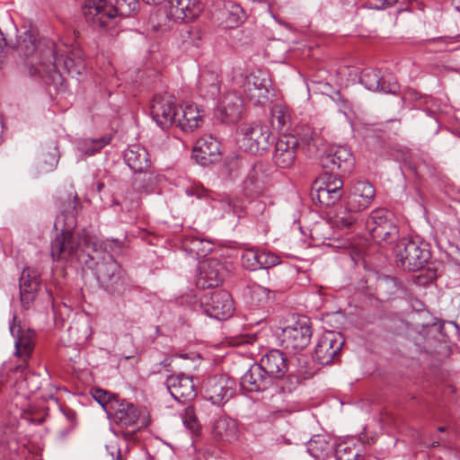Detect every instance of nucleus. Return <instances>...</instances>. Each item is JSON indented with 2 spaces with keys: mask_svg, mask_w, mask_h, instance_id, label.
Returning a JSON list of instances; mask_svg holds the SVG:
<instances>
[{
  "mask_svg": "<svg viewBox=\"0 0 460 460\" xmlns=\"http://www.w3.org/2000/svg\"><path fill=\"white\" fill-rule=\"evenodd\" d=\"M76 195L72 204V211L57 216L54 227L59 234L51 241V256L55 261H66L87 250L95 263V274L99 283L112 295H122L126 290L127 279L119 263L110 254L115 247H120L118 240L99 241L85 230L74 233L76 221L74 210L76 209Z\"/></svg>",
  "mask_w": 460,
  "mask_h": 460,
  "instance_id": "1",
  "label": "nucleus"
},
{
  "mask_svg": "<svg viewBox=\"0 0 460 460\" xmlns=\"http://www.w3.org/2000/svg\"><path fill=\"white\" fill-rule=\"evenodd\" d=\"M55 43L51 40L37 42L36 36L26 31L17 39V49L25 56L31 57L28 64L29 74L32 77L44 80L46 84H58L62 81L57 65L52 62L54 58Z\"/></svg>",
  "mask_w": 460,
  "mask_h": 460,
  "instance_id": "2",
  "label": "nucleus"
},
{
  "mask_svg": "<svg viewBox=\"0 0 460 460\" xmlns=\"http://www.w3.org/2000/svg\"><path fill=\"white\" fill-rule=\"evenodd\" d=\"M108 416L121 429H130L128 431H121L122 437L127 440L133 439L137 430L150 423L149 415L145 410H140L134 403L120 398L110 403Z\"/></svg>",
  "mask_w": 460,
  "mask_h": 460,
  "instance_id": "3",
  "label": "nucleus"
},
{
  "mask_svg": "<svg viewBox=\"0 0 460 460\" xmlns=\"http://www.w3.org/2000/svg\"><path fill=\"white\" fill-rule=\"evenodd\" d=\"M316 153L322 167L333 172L340 170L342 172H350L354 167L355 159L349 146H307Z\"/></svg>",
  "mask_w": 460,
  "mask_h": 460,
  "instance_id": "4",
  "label": "nucleus"
},
{
  "mask_svg": "<svg viewBox=\"0 0 460 460\" xmlns=\"http://www.w3.org/2000/svg\"><path fill=\"white\" fill-rule=\"evenodd\" d=\"M394 254L397 264L409 271L423 268L430 258V252L425 246L408 239L400 240L395 246Z\"/></svg>",
  "mask_w": 460,
  "mask_h": 460,
  "instance_id": "5",
  "label": "nucleus"
},
{
  "mask_svg": "<svg viewBox=\"0 0 460 460\" xmlns=\"http://www.w3.org/2000/svg\"><path fill=\"white\" fill-rule=\"evenodd\" d=\"M312 338L310 322L306 318H301L294 323L282 329L279 336L280 345L292 352L305 349Z\"/></svg>",
  "mask_w": 460,
  "mask_h": 460,
  "instance_id": "6",
  "label": "nucleus"
},
{
  "mask_svg": "<svg viewBox=\"0 0 460 460\" xmlns=\"http://www.w3.org/2000/svg\"><path fill=\"white\" fill-rule=\"evenodd\" d=\"M83 11L86 21L94 27L111 30L117 25L118 10L106 0H88Z\"/></svg>",
  "mask_w": 460,
  "mask_h": 460,
  "instance_id": "7",
  "label": "nucleus"
},
{
  "mask_svg": "<svg viewBox=\"0 0 460 460\" xmlns=\"http://www.w3.org/2000/svg\"><path fill=\"white\" fill-rule=\"evenodd\" d=\"M199 303L204 313L217 320L229 318L234 310L231 295L226 290L207 292L200 297Z\"/></svg>",
  "mask_w": 460,
  "mask_h": 460,
  "instance_id": "8",
  "label": "nucleus"
},
{
  "mask_svg": "<svg viewBox=\"0 0 460 460\" xmlns=\"http://www.w3.org/2000/svg\"><path fill=\"white\" fill-rule=\"evenodd\" d=\"M342 181L332 174L317 179L313 185L312 199L323 207H331L336 204L343 195Z\"/></svg>",
  "mask_w": 460,
  "mask_h": 460,
  "instance_id": "9",
  "label": "nucleus"
},
{
  "mask_svg": "<svg viewBox=\"0 0 460 460\" xmlns=\"http://www.w3.org/2000/svg\"><path fill=\"white\" fill-rule=\"evenodd\" d=\"M203 396L215 405H223L235 394V381L225 375L208 377L202 386Z\"/></svg>",
  "mask_w": 460,
  "mask_h": 460,
  "instance_id": "10",
  "label": "nucleus"
},
{
  "mask_svg": "<svg viewBox=\"0 0 460 460\" xmlns=\"http://www.w3.org/2000/svg\"><path fill=\"white\" fill-rule=\"evenodd\" d=\"M367 227L373 239L391 243L398 234L392 214L385 209L373 210L367 221Z\"/></svg>",
  "mask_w": 460,
  "mask_h": 460,
  "instance_id": "11",
  "label": "nucleus"
},
{
  "mask_svg": "<svg viewBox=\"0 0 460 460\" xmlns=\"http://www.w3.org/2000/svg\"><path fill=\"white\" fill-rule=\"evenodd\" d=\"M270 88V78L264 71L256 70L246 76L244 91L254 105L264 106L269 102Z\"/></svg>",
  "mask_w": 460,
  "mask_h": 460,
  "instance_id": "12",
  "label": "nucleus"
},
{
  "mask_svg": "<svg viewBox=\"0 0 460 460\" xmlns=\"http://www.w3.org/2000/svg\"><path fill=\"white\" fill-rule=\"evenodd\" d=\"M243 110V97L235 91H229L220 96L214 114L220 122L234 124L241 119Z\"/></svg>",
  "mask_w": 460,
  "mask_h": 460,
  "instance_id": "13",
  "label": "nucleus"
},
{
  "mask_svg": "<svg viewBox=\"0 0 460 460\" xmlns=\"http://www.w3.org/2000/svg\"><path fill=\"white\" fill-rule=\"evenodd\" d=\"M150 109L153 119L162 128H168L175 123L177 112L175 111L174 97L172 95L169 93L155 95Z\"/></svg>",
  "mask_w": 460,
  "mask_h": 460,
  "instance_id": "14",
  "label": "nucleus"
},
{
  "mask_svg": "<svg viewBox=\"0 0 460 460\" xmlns=\"http://www.w3.org/2000/svg\"><path fill=\"white\" fill-rule=\"evenodd\" d=\"M343 346V340L340 333L325 332L319 339L314 349V358L321 365H328L339 354Z\"/></svg>",
  "mask_w": 460,
  "mask_h": 460,
  "instance_id": "15",
  "label": "nucleus"
},
{
  "mask_svg": "<svg viewBox=\"0 0 460 460\" xmlns=\"http://www.w3.org/2000/svg\"><path fill=\"white\" fill-rule=\"evenodd\" d=\"M360 83L368 90L395 94L399 85L392 75L384 76L379 70L367 68L361 73Z\"/></svg>",
  "mask_w": 460,
  "mask_h": 460,
  "instance_id": "16",
  "label": "nucleus"
},
{
  "mask_svg": "<svg viewBox=\"0 0 460 460\" xmlns=\"http://www.w3.org/2000/svg\"><path fill=\"white\" fill-rule=\"evenodd\" d=\"M223 265L216 259L200 261L196 279L197 287L203 289L217 287L223 280Z\"/></svg>",
  "mask_w": 460,
  "mask_h": 460,
  "instance_id": "17",
  "label": "nucleus"
},
{
  "mask_svg": "<svg viewBox=\"0 0 460 460\" xmlns=\"http://www.w3.org/2000/svg\"><path fill=\"white\" fill-rule=\"evenodd\" d=\"M166 6L168 19L185 22L197 18L202 11L199 0H168Z\"/></svg>",
  "mask_w": 460,
  "mask_h": 460,
  "instance_id": "18",
  "label": "nucleus"
},
{
  "mask_svg": "<svg viewBox=\"0 0 460 460\" xmlns=\"http://www.w3.org/2000/svg\"><path fill=\"white\" fill-rule=\"evenodd\" d=\"M274 381L258 365L253 364L241 377L240 386L243 391L261 393L270 388Z\"/></svg>",
  "mask_w": 460,
  "mask_h": 460,
  "instance_id": "19",
  "label": "nucleus"
},
{
  "mask_svg": "<svg viewBox=\"0 0 460 460\" xmlns=\"http://www.w3.org/2000/svg\"><path fill=\"white\" fill-rule=\"evenodd\" d=\"M242 266L249 270L269 269L279 263V258L264 250L246 249L242 252Z\"/></svg>",
  "mask_w": 460,
  "mask_h": 460,
  "instance_id": "20",
  "label": "nucleus"
},
{
  "mask_svg": "<svg viewBox=\"0 0 460 460\" xmlns=\"http://www.w3.org/2000/svg\"><path fill=\"white\" fill-rule=\"evenodd\" d=\"M16 317L13 316L10 324V332L15 339L14 341V356L22 359L26 365L34 348V332L31 330H22L20 325H16Z\"/></svg>",
  "mask_w": 460,
  "mask_h": 460,
  "instance_id": "21",
  "label": "nucleus"
},
{
  "mask_svg": "<svg viewBox=\"0 0 460 460\" xmlns=\"http://www.w3.org/2000/svg\"><path fill=\"white\" fill-rule=\"evenodd\" d=\"M270 123L282 135L276 144H298L295 137H288L287 132L291 123L288 107L283 103H275L270 110Z\"/></svg>",
  "mask_w": 460,
  "mask_h": 460,
  "instance_id": "22",
  "label": "nucleus"
},
{
  "mask_svg": "<svg viewBox=\"0 0 460 460\" xmlns=\"http://www.w3.org/2000/svg\"><path fill=\"white\" fill-rule=\"evenodd\" d=\"M166 386L170 394L178 402L192 400L197 394L192 377L182 374L169 376Z\"/></svg>",
  "mask_w": 460,
  "mask_h": 460,
  "instance_id": "23",
  "label": "nucleus"
},
{
  "mask_svg": "<svg viewBox=\"0 0 460 460\" xmlns=\"http://www.w3.org/2000/svg\"><path fill=\"white\" fill-rule=\"evenodd\" d=\"M258 365L273 381L282 378L288 369V359L279 349L270 350L261 358Z\"/></svg>",
  "mask_w": 460,
  "mask_h": 460,
  "instance_id": "24",
  "label": "nucleus"
},
{
  "mask_svg": "<svg viewBox=\"0 0 460 460\" xmlns=\"http://www.w3.org/2000/svg\"><path fill=\"white\" fill-rule=\"evenodd\" d=\"M376 195L374 186L367 181L353 183L349 196V208L354 210H364L372 203Z\"/></svg>",
  "mask_w": 460,
  "mask_h": 460,
  "instance_id": "25",
  "label": "nucleus"
},
{
  "mask_svg": "<svg viewBox=\"0 0 460 460\" xmlns=\"http://www.w3.org/2000/svg\"><path fill=\"white\" fill-rule=\"evenodd\" d=\"M204 111L194 103H184L177 113L175 124L183 131H192L203 122Z\"/></svg>",
  "mask_w": 460,
  "mask_h": 460,
  "instance_id": "26",
  "label": "nucleus"
},
{
  "mask_svg": "<svg viewBox=\"0 0 460 460\" xmlns=\"http://www.w3.org/2000/svg\"><path fill=\"white\" fill-rule=\"evenodd\" d=\"M212 434L218 441L232 443L237 440L239 429L234 419L228 416H220L213 424Z\"/></svg>",
  "mask_w": 460,
  "mask_h": 460,
  "instance_id": "27",
  "label": "nucleus"
},
{
  "mask_svg": "<svg viewBox=\"0 0 460 460\" xmlns=\"http://www.w3.org/2000/svg\"><path fill=\"white\" fill-rule=\"evenodd\" d=\"M270 137L271 133L266 125L244 124L238 132L237 141L250 144H265L270 142Z\"/></svg>",
  "mask_w": 460,
  "mask_h": 460,
  "instance_id": "28",
  "label": "nucleus"
},
{
  "mask_svg": "<svg viewBox=\"0 0 460 460\" xmlns=\"http://www.w3.org/2000/svg\"><path fill=\"white\" fill-rule=\"evenodd\" d=\"M39 288L40 280L38 271L30 268L24 269L20 278V295L22 303L29 305L34 299Z\"/></svg>",
  "mask_w": 460,
  "mask_h": 460,
  "instance_id": "29",
  "label": "nucleus"
},
{
  "mask_svg": "<svg viewBox=\"0 0 460 460\" xmlns=\"http://www.w3.org/2000/svg\"><path fill=\"white\" fill-rule=\"evenodd\" d=\"M124 160L134 172H145L150 166L149 155L145 146H128L124 150Z\"/></svg>",
  "mask_w": 460,
  "mask_h": 460,
  "instance_id": "30",
  "label": "nucleus"
},
{
  "mask_svg": "<svg viewBox=\"0 0 460 460\" xmlns=\"http://www.w3.org/2000/svg\"><path fill=\"white\" fill-rule=\"evenodd\" d=\"M335 442L325 435H315L307 443V451L314 458L323 460L333 456Z\"/></svg>",
  "mask_w": 460,
  "mask_h": 460,
  "instance_id": "31",
  "label": "nucleus"
},
{
  "mask_svg": "<svg viewBox=\"0 0 460 460\" xmlns=\"http://www.w3.org/2000/svg\"><path fill=\"white\" fill-rule=\"evenodd\" d=\"M51 60L57 65V71H59L62 76V81L58 84H53L54 85H61L63 84L64 78L61 66L64 72H66L73 77L84 74L86 69L84 61L82 58L75 59L72 57H57L55 49L54 58Z\"/></svg>",
  "mask_w": 460,
  "mask_h": 460,
  "instance_id": "32",
  "label": "nucleus"
},
{
  "mask_svg": "<svg viewBox=\"0 0 460 460\" xmlns=\"http://www.w3.org/2000/svg\"><path fill=\"white\" fill-rule=\"evenodd\" d=\"M182 248L191 257L203 258L213 250V243L198 236H187L182 240Z\"/></svg>",
  "mask_w": 460,
  "mask_h": 460,
  "instance_id": "33",
  "label": "nucleus"
},
{
  "mask_svg": "<svg viewBox=\"0 0 460 460\" xmlns=\"http://www.w3.org/2000/svg\"><path fill=\"white\" fill-rule=\"evenodd\" d=\"M192 158L203 166L217 162L221 157L219 146H194Z\"/></svg>",
  "mask_w": 460,
  "mask_h": 460,
  "instance_id": "34",
  "label": "nucleus"
},
{
  "mask_svg": "<svg viewBox=\"0 0 460 460\" xmlns=\"http://www.w3.org/2000/svg\"><path fill=\"white\" fill-rule=\"evenodd\" d=\"M268 176L261 166H255L249 172L244 186L252 192L261 194L268 184Z\"/></svg>",
  "mask_w": 460,
  "mask_h": 460,
  "instance_id": "35",
  "label": "nucleus"
},
{
  "mask_svg": "<svg viewBox=\"0 0 460 460\" xmlns=\"http://www.w3.org/2000/svg\"><path fill=\"white\" fill-rule=\"evenodd\" d=\"M333 456L336 460H362L360 446L353 441H344L334 447Z\"/></svg>",
  "mask_w": 460,
  "mask_h": 460,
  "instance_id": "36",
  "label": "nucleus"
},
{
  "mask_svg": "<svg viewBox=\"0 0 460 460\" xmlns=\"http://www.w3.org/2000/svg\"><path fill=\"white\" fill-rule=\"evenodd\" d=\"M360 210H354L349 208L348 201L345 208H341L332 217V224L341 229H348L351 227L358 220V212Z\"/></svg>",
  "mask_w": 460,
  "mask_h": 460,
  "instance_id": "37",
  "label": "nucleus"
},
{
  "mask_svg": "<svg viewBox=\"0 0 460 460\" xmlns=\"http://www.w3.org/2000/svg\"><path fill=\"white\" fill-rule=\"evenodd\" d=\"M189 196H196L198 199L206 198L211 199L213 201H218L225 207H231V199L226 194H211L207 189H205L199 183H194L185 190Z\"/></svg>",
  "mask_w": 460,
  "mask_h": 460,
  "instance_id": "38",
  "label": "nucleus"
},
{
  "mask_svg": "<svg viewBox=\"0 0 460 460\" xmlns=\"http://www.w3.org/2000/svg\"><path fill=\"white\" fill-rule=\"evenodd\" d=\"M273 160L282 168H288L293 164L296 158V147L297 146H275Z\"/></svg>",
  "mask_w": 460,
  "mask_h": 460,
  "instance_id": "39",
  "label": "nucleus"
},
{
  "mask_svg": "<svg viewBox=\"0 0 460 460\" xmlns=\"http://www.w3.org/2000/svg\"><path fill=\"white\" fill-rule=\"evenodd\" d=\"M225 22L228 28L239 26L244 20V12L240 4L227 2L225 4Z\"/></svg>",
  "mask_w": 460,
  "mask_h": 460,
  "instance_id": "40",
  "label": "nucleus"
},
{
  "mask_svg": "<svg viewBox=\"0 0 460 460\" xmlns=\"http://www.w3.org/2000/svg\"><path fill=\"white\" fill-rule=\"evenodd\" d=\"M182 422L190 432L197 434L199 431L200 424L193 407L188 406L185 408L182 414Z\"/></svg>",
  "mask_w": 460,
  "mask_h": 460,
  "instance_id": "41",
  "label": "nucleus"
},
{
  "mask_svg": "<svg viewBox=\"0 0 460 460\" xmlns=\"http://www.w3.org/2000/svg\"><path fill=\"white\" fill-rule=\"evenodd\" d=\"M93 396L97 402L109 414V405L113 401H118L119 398L117 395L110 394L107 391L101 388L93 390Z\"/></svg>",
  "mask_w": 460,
  "mask_h": 460,
  "instance_id": "42",
  "label": "nucleus"
},
{
  "mask_svg": "<svg viewBox=\"0 0 460 460\" xmlns=\"http://www.w3.org/2000/svg\"><path fill=\"white\" fill-rule=\"evenodd\" d=\"M114 7L118 10V14L128 16L137 9L138 2L137 0H117Z\"/></svg>",
  "mask_w": 460,
  "mask_h": 460,
  "instance_id": "43",
  "label": "nucleus"
},
{
  "mask_svg": "<svg viewBox=\"0 0 460 460\" xmlns=\"http://www.w3.org/2000/svg\"><path fill=\"white\" fill-rule=\"evenodd\" d=\"M59 153L57 146H53L47 155L43 156V162L47 164L46 170H52L58 164Z\"/></svg>",
  "mask_w": 460,
  "mask_h": 460,
  "instance_id": "44",
  "label": "nucleus"
},
{
  "mask_svg": "<svg viewBox=\"0 0 460 460\" xmlns=\"http://www.w3.org/2000/svg\"><path fill=\"white\" fill-rule=\"evenodd\" d=\"M397 0H367L369 8L382 10L394 5Z\"/></svg>",
  "mask_w": 460,
  "mask_h": 460,
  "instance_id": "45",
  "label": "nucleus"
},
{
  "mask_svg": "<svg viewBox=\"0 0 460 460\" xmlns=\"http://www.w3.org/2000/svg\"><path fill=\"white\" fill-rule=\"evenodd\" d=\"M187 33L188 37L185 38V41L199 47V41L202 38L200 31L198 28H191L187 31Z\"/></svg>",
  "mask_w": 460,
  "mask_h": 460,
  "instance_id": "46",
  "label": "nucleus"
},
{
  "mask_svg": "<svg viewBox=\"0 0 460 460\" xmlns=\"http://www.w3.org/2000/svg\"><path fill=\"white\" fill-rule=\"evenodd\" d=\"M102 146H99V147H94L91 146H77L75 149V153L76 155L82 157L83 155H93L96 152H99Z\"/></svg>",
  "mask_w": 460,
  "mask_h": 460,
  "instance_id": "47",
  "label": "nucleus"
},
{
  "mask_svg": "<svg viewBox=\"0 0 460 460\" xmlns=\"http://www.w3.org/2000/svg\"><path fill=\"white\" fill-rule=\"evenodd\" d=\"M62 412L64 414V416L66 417V419L67 420V421L69 422L68 424H75V426L76 425V413L74 410L72 409H69V408H63L62 410Z\"/></svg>",
  "mask_w": 460,
  "mask_h": 460,
  "instance_id": "48",
  "label": "nucleus"
},
{
  "mask_svg": "<svg viewBox=\"0 0 460 460\" xmlns=\"http://www.w3.org/2000/svg\"><path fill=\"white\" fill-rule=\"evenodd\" d=\"M75 428V424L72 423L68 424L66 427L60 429L58 433V438L65 439Z\"/></svg>",
  "mask_w": 460,
  "mask_h": 460,
  "instance_id": "49",
  "label": "nucleus"
},
{
  "mask_svg": "<svg viewBox=\"0 0 460 460\" xmlns=\"http://www.w3.org/2000/svg\"><path fill=\"white\" fill-rule=\"evenodd\" d=\"M421 99L423 100V104L427 106V109H429L430 112L434 113L437 110L434 98L431 96H425Z\"/></svg>",
  "mask_w": 460,
  "mask_h": 460,
  "instance_id": "50",
  "label": "nucleus"
},
{
  "mask_svg": "<svg viewBox=\"0 0 460 460\" xmlns=\"http://www.w3.org/2000/svg\"><path fill=\"white\" fill-rule=\"evenodd\" d=\"M252 295L253 296L262 295L265 299H268L269 291H267L266 288L259 286V287L253 288Z\"/></svg>",
  "mask_w": 460,
  "mask_h": 460,
  "instance_id": "51",
  "label": "nucleus"
},
{
  "mask_svg": "<svg viewBox=\"0 0 460 460\" xmlns=\"http://www.w3.org/2000/svg\"><path fill=\"white\" fill-rule=\"evenodd\" d=\"M3 134H4V121H3V117L0 115V142L4 140Z\"/></svg>",
  "mask_w": 460,
  "mask_h": 460,
  "instance_id": "52",
  "label": "nucleus"
},
{
  "mask_svg": "<svg viewBox=\"0 0 460 460\" xmlns=\"http://www.w3.org/2000/svg\"><path fill=\"white\" fill-rule=\"evenodd\" d=\"M160 365L164 367H169L171 365L170 358H164L163 361L160 362Z\"/></svg>",
  "mask_w": 460,
  "mask_h": 460,
  "instance_id": "53",
  "label": "nucleus"
},
{
  "mask_svg": "<svg viewBox=\"0 0 460 460\" xmlns=\"http://www.w3.org/2000/svg\"><path fill=\"white\" fill-rule=\"evenodd\" d=\"M452 4L458 12H460V0H452Z\"/></svg>",
  "mask_w": 460,
  "mask_h": 460,
  "instance_id": "54",
  "label": "nucleus"
},
{
  "mask_svg": "<svg viewBox=\"0 0 460 460\" xmlns=\"http://www.w3.org/2000/svg\"><path fill=\"white\" fill-rule=\"evenodd\" d=\"M115 460H122V456H121L119 449H118V451H117V456H116Z\"/></svg>",
  "mask_w": 460,
  "mask_h": 460,
  "instance_id": "55",
  "label": "nucleus"
},
{
  "mask_svg": "<svg viewBox=\"0 0 460 460\" xmlns=\"http://www.w3.org/2000/svg\"><path fill=\"white\" fill-rule=\"evenodd\" d=\"M438 446H439V441H438V440H435V441H433V442L430 444V447H438Z\"/></svg>",
  "mask_w": 460,
  "mask_h": 460,
  "instance_id": "56",
  "label": "nucleus"
},
{
  "mask_svg": "<svg viewBox=\"0 0 460 460\" xmlns=\"http://www.w3.org/2000/svg\"><path fill=\"white\" fill-rule=\"evenodd\" d=\"M207 77V75H205L204 73L201 75V78H200V84H204L205 81L207 80L206 79Z\"/></svg>",
  "mask_w": 460,
  "mask_h": 460,
  "instance_id": "57",
  "label": "nucleus"
},
{
  "mask_svg": "<svg viewBox=\"0 0 460 460\" xmlns=\"http://www.w3.org/2000/svg\"><path fill=\"white\" fill-rule=\"evenodd\" d=\"M209 138H210L211 140H214V141L218 142V143H220V142L222 141L221 139H218L217 137H213V136H212V135H210V136H209Z\"/></svg>",
  "mask_w": 460,
  "mask_h": 460,
  "instance_id": "58",
  "label": "nucleus"
},
{
  "mask_svg": "<svg viewBox=\"0 0 460 460\" xmlns=\"http://www.w3.org/2000/svg\"><path fill=\"white\" fill-rule=\"evenodd\" d=\"M217 75H215L214 76V82L212 83V85L216 88L217 87Z\"/></svg>",
  "mask_w": 460,
  "mask_h": 460,
  "instance_id": "59",
  "label": "nucleus"
},
{
  "mask_svg": "<svg viewBox=\"0 0 460 460\" xmlns=\"http://www.w3.org/2000/svg\"><path fill=\"white\" fill-rule=\"evenodd\" d=\"M161 26H162V24H161V23H157V24H155V23H154V24H153V29H154V30H158Z\"/></svg>",
  "mask_w": 460,
  "mask_h": 460,
  "instance_id": "60",
  "label": "nucleus"
},
{
  "mask_svg": "<svg viewBox=\"0 0 460 460\" xmlns=\"http://www.w3.org/2000/svg\"><path fill=\"white\" fill-rule=\"evenodd\" d=\"M438 430L439 432H444V431H446V428L441 426V427H438Z\"/></svg>",
  "mask_w": 460,
  "mask_h": 460,
  "instance_id": "61",
  "label": "nucleus"
},
{
  "mask_svg": "<svg viewBox=\"0 0 460 460\" xmlns=\"http://www.w3.org/2000/svg\"><path fill=\"white\" fill-rule=\"evenodd\" d=\"M104 184L103 183H100L98 184V190L100 191L102 188H103Z\"/></svg>",
  "mask_w": 460,
  "mask_h": 460,
  "instance_id": "62",
  "label": "nucleus"
},
{
  "mask_svg": "<svg viewBox=\"0 0 460 460\" xmlns=\"http://www.w3.org/2000/svg\"><path fill=\"white\" fill-rule=\"evenodd\" d=\"M202 140L204 141V143H203V144H212V142H211V141H208V139H206V138H203Z\"/></svg>",
  "mask_w": 460,
  "mask_h": 460,
  "instance_id": "63",
  "label": "nucleus"
},
{
  "mask_svg": "<svg viewBox=\"0 0 460 460\" xmlns=\"http://www.w3.org/2000/svg\"><path fill=\"white\" fill-rule=\"evenodd\" d=\"M457 134L460 137V128L457 130Z\"/></svg>",
  "mask_w": 460,
  "mask_h": 460,
  "instance_id": "64",
  "label": "nucleus"
}]
</instances>
